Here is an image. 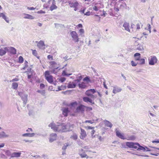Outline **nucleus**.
<instances>
[{
  "mask_svg": "<svg viewBox=\"0 0 159 159\" xmlns=\"http://www.w3.org/2000/svg\"><path fill=\"white\" fill-rule=\"evenodd\" d=\"M27 9L29 10H35V8H34V7H27Z\"/></svg>",
  "mask_w": 159,
  "mask_h": 159,
  "instance_id": "nucleus-57",
  "label": "nucleus"
},
{
  "mask_svg": "<svg viewBox=\"0 0 159 159\" xmlns=\"http://www.w3.org/2000/svg\"><path fill=\"white\" fill-rule=\"evenodd\" d=\"M69 146L68 143H66L64 146L62 147V149L63 150H65L67 148V147Z\"/></svg>",
  "mask_w": 159,
  "mask_h": 159,
  "instance_id": "nucleus-47",
  "label": "nucleus"
},
{
  "mask_svg": "<svg viewBox=\"0 0 159 159\" xmlns=\"http://www.w3.org/2000/svg\"><path fill=\"white\" fill-rule=\"evenodd\" d=\"M33 114V111H29V114L30 116L32 115Z\"/></svg>",
  "mask_w": 159,
  "mask_h": 159,
  "instance_id": "nucleus-64",
  "label": "nucleus"
},
{
  "mask_svg": "<svg viewBox=\"0 0 159 159\" xmlns=\"http://www.w3.org/2000/svg\"><path fill=\"white\" fill-rule=\"evenodd\" d=\"M23 15L24 16L23 17L24 18L27 19L29 15V14L24 13L23 14Z\"/></svg>",
  "mask_w": 159,
  "mask_h": 159,
  "instance_id": "nucleus-53",
  "label": "nucleus"
},
{
  "mask_svg": "<svg viewBox=\"0 0 159 159\" xmlns=\"http://www.w3.org/2000/svg\"><path fill=\"white\" fill-rule=\"evenodd\" d=\"M137 49L140 51H143L144 50L143 46L140 45L137 47Z\"/></svg>",
  "mask_w": 159,
  "mask_h": 159,
  "instance_id": "nucleus-39",
  "label": "nucleus"
},
{
  "mask_svg": "<svg viewBox=\"0 0 159 159\" xmlns=\"http://www.w3.org/2000/svg\"><path fill=\"white\" fill-rule=\"evenodd\" d=\"M92 152L90 150H88L84 151L83 149H81L79 152V154L82 158L86 157L87 158H88L89 157L85 153V152Z\"/></svg>",
  "mask_w": 159,
  "mask_h": 159,
  "instance_id": "nucleus-11",
  "label": "nucleus"
},
{
  "mask_svg": "<svg viewBox=\"0 0 159 159\" xmlns=\"http://www.w3.org/2000/svg\"><path fill=\"white\" fill-rule=\"evenodd\" d=\"M86 106L82 104H80L75 109V112L77 113H83L85 111Z\"/></svg>",
  "mask_w": 159,
  "mask_h": 159,
  "instance_id": "nucleus-8",
  "label": "nucleus"
},
{
  "mask_svg": "<svg viewBox=\"0 0 159 159\" xmlns=\"http://www.w3.org/2000/svg\"><path fill=\"white\" fill-rule=\"evenodd\" d=\"M95 5L99 9L103 7V5L101 4L100 3H96L95 4Z\"/></svg>",
  "mask_w": 159,
  "mask_h": 159,
  "instance_id": "nucleus-36",
  "label": "nucleus"
},
{
  "mask_svg": "<svg viewBox=\"0 0 159 159\" xmlns=\"http://www.w3.org/2000/svg\"><path fill=\"white\" fill-rule=\"evenodd\" d=\"M70 34L72 38V40L75 42H78L79 41V38L78 34L75 31H72L70 33Z\"/></svg>",
  "mask_w": 159,
  "mask_h": 159,
  "instance_id": "nucleus-9",
  "label": "nucleus"
},
{
  "mask_svg": "<svg viewBox=\"0 0 159 159\" xmlns=\"http://www.w3.org/2000/svg\"><path fill=\"white\" fill-rule=\"evenodd\" d=\"M116 135L119 138L122 139H126L128 140H134L135 139V137L134 135H131L127 136L126 138H125L124 135L123 134L121 133L119 131L117 130V129H116Z\"/></svg>",
  "mask_w": 159,
  "mask_h": 159,
  "instance_id": "nucleus-2",
  "label": "nucleus"
},
{
  "mask_svg": "<svg viewBox=\"0 0 159 159\" xmlns=\"http://www.w3.org/2000/svg\"><path fill=\"white\" fill-rule=\"evenodd\" d=\"M0 17H2L7 22H9V20H8V18L6 17V16L3 13H0Z\"/></svg>",
  "mask_w": 159,
  "mask_h": 159,
  "instance_id": "nucleus-26",
  "label": "nucleus"
},
{
  "mask_svg": "<svg viewBox=\"0 0 159 159\" xmlns=\"http://www.w3.org/2000/svg\"><path fill=\"white\" fill-rule=\"evenodd\" d=\"M104 123L105 125L107 127L111 128L112 126V124L109 121L106 120H104Z\"/></svg>",
  "mask_w": 159,
  "mask_h": 159,
  "instance_id": "nucleus-28",
  "label": "nucleus"
},
{
  "mask_svg": "<svg viewBox=\"0 0 159 159\" xmlns=\"http://www.w3.org/2000/svg\"><path fill=\"white\" fill-rule=\"evenodd\" d=\"M24 59L23 57L21 56H20L19 57V62L20 63H22L23 62Z\"/></svg>",
  "mask_w": 159,
  "mask_h": 159,
  "instance_id": "nucleus-40",
  "label": "nucleus"
},
{
  "mask_svg": "<svg viewBox=\"0 0 159 159\" xmlns=\"http://www.w3.org/2000/svg\"><path fill=\"white\" fill-rule=\"evenodd\" d=\"M93 121L92 120H86L85 121V123H90L91 124H92L93 123Z\"/></svg>",
  "mask_w": 159,
  "mask_h": 159,
  "instance_id": "nucleus-56",
  "label": "nucleus"
},
{
  "mask_svg": "<svg viewBox=\"0 0 159 159\" xmlns=\"http://www.w3.org/2000/svg\"><path fill=\"white\" fill-rule=\"evenodd\" d=\"M157 59L156 56H151L150 58L148 59L149 64L150 65H154L157 62Z\"/></svg>",
  "mask_w": 159,
  "mask_h": 159,
  "instance_id": "nucleus-10",
  "label": "nucleus"
},
{
  "mask_svg": "<svg viewBox=\"0 0 159 159\" xmlns=\"http://www.w3.org/2000/svg\"><path fill=\"white\" fill-rule=\"evenodd\" d=\"M83 80L84 81H87L88 82H90L91 81L89 78L88 76H87L84 78L83 79Z\"/></svg>",
  "mask_w": 159,
  "mask_h": 159,
  "instance_id": "nucleus-43",
  "label": "nucleus"
},
{
  "mask_svg": "<svg viewBox=\"0 0 159 159\" xmlns=\"http://www.w3.org/2000/svg\"><path fill=\"white\" fill-rule=\"evenodd\" d=\"M131 64L133 66H136L137 65V64L135 63L134 61H131Z\"/></svg>",
  "mask_w": 159,
  "mask_h": 159,
  "instance_id": "nucleus-52",
  "label": "nucleus"
},
{
  "mask_svg": "<svg viewBox=\"0 0 159 159\" xmlns=\"http://www.w3.org/2000/svg\"><path fill=\"white\" fill-rule=\"evenodd\" d=\"M31 50L32 51L33 54L38 59H39L40 57L39 56H38V53L37 52V51L35 50L32 49Z\"/></svg>",
  "mask_w": 159,
  "mask_h": 159,
  "instance_id": "nucleus-33",
  "label": "nucleus"
},
{
  "mask_svg": "<svg viewBox=\"0 0 159 159\" xmlns=\"http://www.w3.org/2000/svg\"><path fill=\"white\" fill-rule=\"evenodd\" d=\"M76 86V84L74 82H70L67 85L68 88H74Z\"/></svg>",
  "mask_w": 159,
  "mask_h": 159,
  "instance_id": "nucleus-27",
  "label": "nucleus"
},
{
  "mask_svg": "<svg viewBox=\"0 0 159 159\" xmlns=\"http://www.w3.org/2000/svg\"><path fill=\"white\" fill-rule=\"evenodd\" d=\"M44 8L47 9L49 7V5L48 4H45L43 5Z\"/></svg>",
  "mask_w": 159,
  "mask_h": 159,
  "instance_id": "nucleus-59",
  "label": "nucleus"
},
{
  "mask_svg": "<svg viewBox=\"0 0 159 159\" xmlns=\"http://www.w3.org/2000/svg\"><path fill=\"white\" fill-rule=\"evenodd\" d=\"M122 90V89L120 88L115 86L113 87V89L112 92L114 94H116L118 92H120Z\"/></svg>",
  "mask_w": 159,
  "mask_h": 159,
  "instance_id": "nucleus-23",
  "label": "nucleus"
},
{
  "mask_svg": "<svg viewBox=\"0 0 159 159\" xmlns=\"http://www.w3.org/2000/svg\"><path fill=\"white\" fill-rule=\"evenodd\" d=\"M50 72L49 71H46L44 73V76L46 79L50 83H52L53 82V76L50 75Z\"/></svg>",
  "mask_w": 159,
  "mask_h": 159,
  "instance_id": "nucleus-7",
  "label": "nucleus"
},
{
  "mask_svg": "<svg viewBox=\"0 0 159 159\" xmlns=\"http://www.w3.org/2000/svg\"><path fill=\"white\" fill-rule=\"evenodd\" d=\"M135 59L136 61H139L140 58V54L139 53H136L134 54Z\"/></svg>",
  "mask_w": 159,
  "mask_h": 159,
  "instance_id": "nucleus-29",
  "label": "nucleus"
},
{
  "mask_svg": "<svg viewBox=\"0 0 159 159\" xmlns=\"http://www.w3.org/2000/svg\"><path fill=\"white\" fill-rule=\"evenodd\" d=\"M35 135V134L34 133H27L23 134L22 136V137H33Z\"/></svg>",
  "mask_w": 159,
  "mask_h": 159,
  "instance_id": "nucleus-25",
  "label": "nucleus"
},
{
  "mask_svg": "<svg viewBox=\"0 0 159 159\" xmlns=\"http://www.w3.org/2000/svg\"><path fill=\"white\" fill-rule=\"evenodd\" d=\"M81 132L80 138L82 139H84L87 136L86 133L84 130L80 128Z\"/></svg>",
  "mask_w": 159,
  "mask_h": 159,
  "instance_id": "nucleus-15",
  "label": "nucleus"
},
{
  "mask_svg": "<svg viewBox=\"0 0 159 159\" xmlns=\"http://www.w3.org/2000/svg\"><path fill=\"white\" fill-rule=\"evenodd\" d=\"M27 132H29L30 131L32 132L33 131L32 129L31 128H28L26 130Z\"/></svg>",
  "mask_w": 159,
  "mask_h": 159,
  "instance_id": "nucleus-63",
  "label": "nucleus"
},
{
  "mask_svg": "<svg viewBox=\"0 0 159 159\" xmlns=\"http://www.w3.org/2000/svg\"><path fill=\"white\" fill-rule=\"evenodd\" d=\"M83 101L85 102H89L90 103H92L93 104H94V102H93L92 100V98H89L88 97H84L83 98Z\"/></svg>",
  "mask_w": 159,
  "mask_h": 159,
  "instance_id": "nucleus-18",
  "label": "nucleus"
},
{
  "mask_svg": "<svg viewBox=\"0 0 159 159\" xmlns=\"http://www.w3.org/2000/svg\"><path fill=\"white\" fill-rule=\"evenodd\" d=\"M77 103L76 102H71L70 105L72 107H75V106H77Z\"/></svg>",
  "mask_w": 159,
  "mask_h": 159,
  "instance_id": "nucleus-41",
  "label": "nucleus"
},
{
  "mask_svg": "<svg viewBox=\"0 0 159 159\" xmlns=\"http://www.w3.org/2000/svg\"><path fill=\"white\" fill-rule=\"evenodd\" d=\"M129 23L125 22L124 23L123 25V27H124L125 30L130 32V30L129 29Z\"/></svg>",
  "mask_w": 159,
  "mask_h": 159,
  "instance_id": "nucleus-24",
  "label": "nucleus"
},
{
  "mask_svg": "<svg viewBox=\"0 0 159 159\" xmlns=\"http://www.w3.org/2000/svg\"><path fill=\"white\" fill-rule=\"evenodd\" d=\"M66 87L65 85H61V86H58V90H56L57 91H58L60 90H64L66 89Z\"/></svg>",
  "mask_w": 159,
  "mask_h": 159,
  "instance_id": "nucleus-31",
  "label": "nucleus"
},
{
  "mask_svg": "<svg viewBox=\"0 0 159 159\" xmlns=\"http://www.w3.org/2000/svg\"><path fill=\"white\" fill-rule=\"evenodd\" d=\"M52 3V4L50 7V10L51 11H52L53 10L56 9L57 8V7L55 5L56 2L54 0H49L48 3L50 4Z\"/></svg>",
  "mask_w": 159,
  "mask_h": 159,
  "instance_id": "nucleus-12",
  "label": "nucleus"
},
{
  "mask_svg": "<svg viewBox=\"0 0 159 159\" xmlns=\"http://www.w3.org/2000/svg\"><path fill=\"white\" fill-rule=\"evenodd\" d=\"M50 63V64L49 66V68L52 70L50 72L51 73L55 74L56 73L55 72V70L57 69L60 67L59 65L54 61H51Z\"/></svg>",
  "mask_w": 159,
  "mask_h": 159,
  "instance_id": "nucleus-3",
  "label": "nucleus"
},
{
  "mask_svg": "<svg viewBox=\"0 0 159 159\" xmlns=\"http://www.w3.org/2000/svg\"><path fill=\"white\" fill-rule=\"evenodd\" d=\"M38 13L39 14H44L45 13V12L42 10H40L38 11Z\"/></svg>",
  "mask_w": 159,
  "mask_h": 159,
  "instance_id": "nucleus-58",
  "label": "nucleus"
},
{
  "mask_svg": "<svg viewBox=\"0 0 159 159\" xmlns=\"http://www.w3.org/2000/svg\"><path fill=\"white\" fill-rule=\"evenodd\" d=\"M70 138L74 140H76L78 138V136L76 134H74L70 136Z\"/></svg>",
  "mask_w": 159,
  "mask_h": 159,
  "instance_id": "nucleus-35",
  "label": "nucleus"
},
{
  "mask_svg": "<svg viewBox=\"0 0 159 159\" xmlns=\"http://www.w3.org/2000/svg\"><path fill=\"white\" fill-rule=\"evenodd\" d=\"M139 147L137 149V150L140 151V150H142L143 152H145L146 151V148L140 145V146H139Z\"/></svg>",
  "mask_w": 159,
  "mask_h": 159,
  "instance_id": "nucleus-34",
  "label": "nucleus"
},
{
  "mask_svg": "<svg viewBox=\"0 0 159 159\" xmlns=\"http://www.w3.org/2000/svg\"><path fill=\"white\" fill-rule=\"evenodd\" d=\"M62 114L65 116H67L69 111L68 108L63 107L62 109Z\"/></svg>",
  "mask_w": 159,
  "mask_h": 159,
  "instance_id": "nucleus-20",
  "label": "nucleus"
},
{
  "mask_svg": "<svg viewBox=\"0 0 159 159\" xmlns=\"http://www.w3.org/2000/svg\"><path fill=\"white\" fill-rule=\"evenodd\" d=\"M57 137V135L55 133H52L50 134V138L49 141L50 142H52L56 140Z\"/></svg>",
  "mask_w": 159,
  "mask_h": 159,
  "instance_id": "nucleus-16",
  "label": "nucleus"
},
{
  "mask_svg": "<svg viewBox=\"0 0 159 159\" xmlns=\"http://www.w3.org/2000/svg\"><path fill=\"white\" fill-rule=\"evenodd\" d=\"M96 91L94 89H91L87 90L85 92V94L87 96L90 97L91 98L94 99L97 98V95H93Z\"/></svg>",
  "mask_w": 159,
  "mask_h": 159,
  "instance_id": "nucleus-4",
  "label": "nucleus"
},
{
  "mask_svg": "<svg viewBox=\"0 0 159 159\" xmlns=\"http://www.w3.org/2000/svg\"><path fill=\"white\" fill-rule=\"evenodd\" d=\"M7 52L12 54H16V50L13 47L7 48Z\"/></svg>",
  "mask_w": 159,
  "mask_h": 159,
  "instance_id": "nucleus-19",
  "label": "nucleus"
},
{
  "mask_svg": "<svg viewBox=\"0 0 159 159\" xmlns=\"http://www.w3.org/2000/svg\"><path fill=\"white\" fill-rule=\"evenodd\" d=\"M66 3H68L70 7L76 8L78 5V3L76 1H73L72 2L71 1H69L68 2H66Z\"/></svg>",
  "mask_w": 159,
  "mask_h": 159,
  "instance_id": "nucleus-14",
  "label": "nucleus"
},
{
  "mask_svg": "<svg viewBox=\"0 0 159 159\" xmlns=\"http://www.w3.org/2000/svg\"><path fill=\"white\" fill-rule=\"evenodd\" d=\"M35 18L34 16H32L30 15L29 14L27 18V19H30V20H32Z\"/></svg>",
  "mask_w": 159,
  "mask_h": 159,
  "instance_id": "nucleus-48",
  "label": "nucleus"
},
{
  "mask_svg": "<svg viewBox=\"0 0 159 159\" xmlns=\"http://www.w3.org/2000/svg\"><path fill=\"white\" fill-rule=\"evenodd\" d=\"M92 9L93 10L96 11H98L99 10L98 7H96V6L94 4V6H93Z\"/></svg>",
  "mask_w": 159,
  "mask_h": 159,
  "instance_id": "nucleus-45",
  "label": "nucleus"
},
{
  "mask_svg": "<svg viewBox=\"0 0 159 159\" xmlns=\"http://www.w3.org/2000/svg\"><path fill=\"white\" fill-rule=\"evenodd\" d=\"M66 80V79L65 77H61L59 79V81L62 83L64 82Z\"/></svg>",
  "mask_w": 159,
  "mask_h": 159,
  "instance_id": "nucleus-49",
  "label": "nucleus"
},
{
  "mask_svg": "<svg viewBox=\"0 0 159 159\" xmlns=\"http://www.w3.org/2000/svg\"><path fill=\"white\" fill-rule=\"evenodd\" d=\"M7 47H4L0 49V56L5 55L7 52Z\"/></svg>",
  "mask_w": 159,
  "mask_h": 159,
  "instance_id": "nucleus-17",
  "label": "nucleus"
},
{
  "mask_svg": "<svg viewBox=\"0 0 159 159\" xmlns=\"http://www.w3.org/2000/svg\"><path fill=\"white\" fill-rule=\"evenodd\" d=\"M78 86L80 88L84 89L86 87V85L84 82H82L81 83L79 84Z\"/></svg>",
  "mask_w": 159,
  "mask_h": 159,
  "instance_id": "nucleus-32",
  "label": "nucleus"
},
{
  "mask_svg": "<svg viewBox=\"0 0 159 159\" xmlns=\"http://www.w3.org/2000/svg\"><path fill=\"white\" fill-rule=\"evenodd\" d=\"M126 4L124 2L120 5V8L123 9L125 7H126Z\"/></svg>",
  "mask_w": 159,
  "mask_h": 159,
  "instance_id": "nucleus-42",
  "label": "nucleus"
},
{
  "mask_svg": "<svg viewBox=\"0 0 159 159\" xmlns=\"http://www.w3.org/2000/svg\"><path fill=\"white\" fill-rule=\"evenodd\" d=\"M37 92L41 93L43 95H44L45 93V91L44 90L41 91L38 90L37 91Z\"/></svg>",
  "mask_w": 159,
  "mask_h": 159,
  "instance_id": "nucleus-50",
  "label": "nucleus"
},
{
  "mask_svg": "<svg viewBox=\"0 0 159 159\" xmlns=\"http://www.w3.org/2000/svg\"><path fill=\"white\" fill-rule=\"evenodd\" d=\"M37 46L41 49H45V45L44 42L43 41L40 40L38 42Z\"/></svg>",
  "mask_w": 159,
  "mask_h": 159,
  "instance_id": "nucleus-13",
  "label": "nucleus"
},
{
  "mask_svg": "<svg viewBox=\"0 0 159 159\" xmlns=\"http://www.w3.org/2000/svg\"><path fill=\"white\" fill-rule=\"evenodd\" d=\"M74 125L69 123H68L66 125L61 124L60 125H56L55 123H52L48 125V126L50 127L54 131L61 133L71 131L74 128Z\"/></svg>",
  "mask_w": 159,
  "mask_h": 159,
  "instance_id": "nucleus-1",
  "label": "nucleus"
},
{
  "mask_svg": "<svg viewBox=\"0 0 159 159\" xmlns=\"http://www.w3.org/2000/svg\"><path fill=\"white\" fill-rule=\"evenodd\" d=\"M95 132V131L94 130H93L91 131V136H92V138H93L95 137V135H93L94 134Z\"/></svg>",
  "mask_w": 159,
  "mask_h": 159,
  "instance_id": "nucleus-51",
  "label": "nucleus"
},
{
  "mask_svg": "<svg viewBox=\"0 0 159 159\" xmlns=\"http://www.w3.org/2000/svg\"><path fill=\"white\" fill-rule=\"evenodd\" d=\"M85 108H86L87 110L89 111H91L92 110V107H90L86 106Z\"/></svg>",
  "mask_w": 159,
  "mask_h": 159,
  "instance_id": "nucleus-54",
  "label": "nucleus"
},
{
  "mask_svg": "<svg viewBox=\"0 0 159 159\" xmlns=\"http://www.w3.org/2000/svg\"><path fill=\"white\" fill-rule=\"evenodd\" d=\"M21 153L20 152H13L11 155V158H18L20 156Z\"/></svg>",
  "mask_w": 159,
  "mask_h": 159,
  "instance_id": "nucleus-21",
  "label": "nucleus"
},
{
  "mask_svg": "<svg viewBox=\"0 0 159 159\" xmlns=\"http://www.w3.org/2000/svg\"><path fill=\"white\" fill-rule=\"evenodd\" d=\"M126 146L129 148L137 149L138 148V146H140V144L137 143L127 142L126 143Z\"/></svg>",
  "mask_w": 159,
  "mask_h": 159,
  "instance_id": "nucleus-6",
  "label": "nucleus"
},
{
  "mask_svg": "<svg viewBox=\"0 0 159 159\" xmlns=\"http://www.w3.org/2000/svg\"><path fill=\"white\" fill-rule=\"evenodd\" d=\"M72 75V74H66V71L65 70H64L62 73V75L63 76H68L70 75Z\"/></svg>",
  "mask_w": 159,
  "mask_h": 159,
  "instance_id": "nucleus-44",
  "label": "nucleus"
},
{
  "mask_svg": "<svg viewBox=\"0 0 159 159\" xmlns=\"http://www.w3.org/2000/svg\"><path fill=\"white\" fill-rule=\"evenodd\" d=\"M34 73V72L31 68H30L29 69H28V71L27 73V74H30L31 75H32Z\"/></svg>",
  "mask_w": 159,
  "mask_h": 159,
  "instance_id": "nucleus-38",
  "label": "nucleus"
},
{
  "mask_svg": "<svg viewBox=\"0 0 159 159\" xmlns=\"http://www.w3.org/2000/svg\"><path fill=\"white\" fill-rule=\"evenodd\" d=\"M23 141H25V142H29V143H31L32 142V141L31 140H26V139H24L23 140Z\"/></svg>",
  "mask_w": 159,
  "mask_h": 159,
  "instance_id": "nucleus-62",
  "label": "nucleus"
},
{
  "mask_svg": "<svg viewBox=\"0 0 159 159\" xmlns=\"http://www.w3.org/2000/svg\"><path fill=\"white\" fill-rule=\"evenodd\" d=\"M9 137V135L7 134L5 132L2 131L0 132V139L7 138Z\"/></svg>",
  "mask_w": 159,
  "mask_h": 159,
  "instance_id": "nucleus-22",
  "label": "nucleus"
},
{
  "mask_svg": "<svg viewBox=\"0 0 159 159\" xmlns=\"http://www.w3.org/2000/svg\"><path fill=\"white\" fill-rule=\"evenodd\" d=\"M139 61L140 64H143L145 63V59L144 58H140Z\"/></svg>",
  "mask_w": 159,
  "mask_h": 159,
  "instance_id": "nucleus-46",
  "label": "nucleus"
},
{
  "mask_svg": "<svg viewBox=\"0 0 159 159\" xmlns=\"http://www.w3.org/2000/svg\"><path fill=\"white\" fill-rule=\"evenodd\" d=\"M40 87L41 89H43L44 88L45 85L44 84L41 83L40 84Z\"/></svg>",
  "mask_w": 159,
  "mask_h": 159,
  "instance_id": "nucleus-60",
  "label": "nucleus"
},
{
  "mask_svg": "<svg viewBox=\"0 0 159 159\" xmlns=\"http://www.w3.org/2000/svg\"><path fill=\"white\" fill-rule=\"evenodd\" d=\"M79 32L80 34H82L84 33V30L83 29H81L79 30Z\"/></svg>",
  "mask_w": 159,
  "mask_h": 159,
  "instance_id": "nucleus-55",
  "label": "nucleus"
},
{
  "mask_svg": "<svg viewBox=\"0 0 159 159\" xmlns=\"http://www.w3.org/2000/svg\"><path fill=\"white\" fill-rule=\"evenodd\" d=\"M12 153L10 150H7L6 152V155L9 157H10V159L11 158V155Z\"/></svg>",
  "mask_w": 159,
  "mask_h": 159,
  "instance_id": "nucleus-37",
  "label": "nucleus"
},
{
  "mask_svg": "<svg viewBox=\"0 0 159 159\" xmlns=\"http://www.w3.org/2000/svg\"><path fill=\"white\" fill-rule=\"evenodd\" d=\"M84 15L89 16L91 15V13L90 11H88L86 12V13H84Z\"/></svg>",
  "mask_w": 159,
  "mask_h": 159,
  "instance_id": "nucleus-61",
  "label": "nucleus"
},
{
  "mask_svg": "<svg viewBox=\"0 0 159 159\" xmlns=\"http://www.w3.org/2000/svg\"><path fill=\"white\" fill-rule=\"evenodd\" d=\"M18 95L20 96L23 101V106H25L27 101L28 95L22 92H18Z\"/></svg>",
  "mask_w": 159,
  "mask_h": 159,
  "instance_id": "nucleus-5",
  "label": "nucleus"
},
{
  "mask_svg": "<svg viewBox=\"0 0 159 159\" xmlns=\"http://www.w3.org/2000/svg\"><path fill=\"white\" fill-rule=\"evenodd\" d=\"M18 86V84L16 82L13 83L12 84V88L14 89H17Z\"/></svg>",
  "mask_w": 159,
  "mask_h": 159,
  "instance_id": "nucleus-30",
  "label": "nucleus"
}]
</instances>
